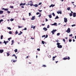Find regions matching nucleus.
<instances>
[{
	"label": "nucleus",
	"instance_id": "nucleus-19",
	"mask_svg": "<svg viewBox=\"0 0 76 76\" xmlns=\"http://www.w3.org/2000/svg\"><path fill=\"white\" fill-rule=\"evenodd\" d=\"M14 51L15 53H17V52H18V50L16 49H15V50H14Z\"/></svg>",
	"mask_w": 76,
	"mask_h": 76
},
{
	"label": "nucleus",
	"instance_id": "nucleus-21",
	"mask_svg": "<svg viewBox=\"0 0 76 76\" xmlns=\"http://www.w3.org/2000/svg\"><path fill=\"white\" fill-rule=\"evenodd\" d=\"M7 28L8 29H9V30H11L12 29V28H10V27H7Z\"/></svg>",
	"mask_w": 76,
	"mask_h": 76
},
{
	"label": "nucleus",
	"instance_id": "nucleus-34",
	"mask_svg": "<svg viewBox=\"0 0 76 76\" xmlns=\"http://www.w3.org/2000/svg\"><path fill=\"white\" fill-rule=\"evenodd\" d=\"M57 35L58 36H59V35H60V33H58L57 34Z\"/></svg>",
	"mask_w": 76,
	"mask_h": 76
},
{
	"label": "nucleus",
	"instance_id": "nucleus-20",
	"mask_svg": "<svg viewBox=\"0 0 76 76\" xmlns=\"http://www.w3.org/2000/svg\"><path fill=\"white\" fill-rule=\"evenodd\" d=\"M59 18L58 16H57L56 18H55V19H58Z\"/></svg>",
	"mask_w": 76,
	"mask_h": 76
},
{
	"label": "nucleus",
	"instance_id": "nucleus-47",
	"mask_svg": "<svg viewBox=\"0 0 76 76\" xmlns=\"http://www.w3.org/2000/svg\"><path fill=\"white\" fill-rule=\"evenodd\" d=\"M72 35H73V34H71L69 35V37H72Z\"/></svg>",
	"mask_w": 76,
	"mask_h": 76
},
{
	"label": "nucleus",
	"instance_id": "nucleus-33",
	"mask_svg": "<svg viewBox=\"0 0 76 76\" xmlns=\"http://www.w3.org/2000/svg\"><path fill=\"white\" fill-rule=\"evenodd\" d=\"M54 25H56L57 26V24L56 23H55L54 24Z\"/></svg>",
	"mask_w": 76,
	"mask_h": 76
},
{
	"label": "nucleus",
	"instance_id": "nucleus-10",
	"mask_svg": "<svg viewBox=\"0 0 76 76\" xmlns=\"http://www.w3.org/2000/svg\"><path fill=\"white\" fill-rule=\"evenodd\" d=\"M33 6H34L35 7H38V5L37 4H35L33 5Z\"/></svg>",
	"mask_w": 76,
	"mask_h": 76
},
{
	"label": "nucleus",
	"instance_id": "nucleus-35",
	"mask_svg": "<svg viewBox=\"0 0 76 76\" xmlns=\"http://www.w3.org/2000/svg\"><path fill=\"white\" fill-rule=\"evenodd\" d=\"M12 39V38L10 37V38H9L8 39V40L9 41H10V39Z\"/></svg>",
	"mask_w": 76,
	"mask_h": 76
},
{
	"label": "nucleus",
	"instance_id": "nucleus-29",
	"mask_svg": "<svg viewBox=\"0 0 76 76\" xmlns=\"http://www.w3.org/2000/svg\"><path fill=\"white\" fill-rule=\"evenodd\" d=\"M9 34H12V31H10L9 32Z\"/></svg>",
	"mask_w": 76,
	"mask_h": 76
},
{
	"label": "nucleus",
	"instance_id": "nucleus-48",
	"mask_svg": "<svg viewBox=\"0 0 76 76\" xmlns=\"http://www.w3.org/2000/svg\"><path fill=\"white\" fill-rule=\"evenodd\" d=\"M45 37V35H44L42 36V37L43 38L44 37Z\"/></svg>",
	"mask_w": 76,
	"mask_h": 76
},
{
	"label": "nucleus",
	"instance_id": "nucleus-4",
	"mask_svg": "<svg viewBox=\"0 0 76 76\" xmlns=\"http://www.w3.org/2000/svg\"><path fill=\"white\" fill-rule=\"evenodd\" d=\"M28 4L27 5L28 6H29V5H30V6H34V4H31V3L29 4V2L28 3Z\"/></svg>",
	"mask_w": 76,
	"mask_h": 76
},
{
	"label": "nucleus",
	"instance_id": "nucleus-49",
	"mask_svg": "<svg viewBox=\"0 0 76 76\" xmlns=\"http://www.w3.org/2000/svg\"><path fill=\"white\" fill-rule=\"evenodd\" d=\"M55 6V5H54V4L53 5V4H52V7H54Z\"/></svg>",
	"mask_w": 76,
	"mask_h": 76
},
{
	"label": "nucleus",
	"instance_id": "nucleus-58",
	"mask_svg": "<svg viewBox=\"0 0 76 76\" xmlns=\"http://www.w3.org/2000/svg\"><path fill=\"white\" fill-rule=\"evenodd\" d=\"M29 3H32V1H29Z\"/></svg>",
	"mask_w": 76,
	"mask_h": 76
},
{
	"label": "nucleus",
	"instance_id": "nucleus-61",
	"mask_svg": "<svg viewBox=\"0 0 76 76\" xmlns=\"http://www.w3.org/2000/svg\"><path fill=\"white\" fill-rule=\"evenodd\" d=\"M52 5H53V4H52L50 6V7H52Z\"/></svg>",
	"mask_w": 76,
	"mask_h": 76
},
{
	"label": "nucleus",
	"instance_id": "nucleus-50",
	"mask_svg": "<svg viewBox=\"0 0 76 76\" xmlns=\"http://www.w3.org/2000/svg\"><path fill=\"white\" fill-rule=\"evenodd\" d=\"M69 42H72V39H69Z\"/></svg>",
	"mask_w": 76,
	"mask_h": 76
},
{
	"label": "nucleus",
	"instance_id": "nucleus-31",
	"mask_svg": "<svg viewBox=\"0 0 76 76\" xmlns=\"http://www.w3.org/2000/svg\"><path fill=\"white\" fill-rule=\"evenodd\" d=\"M3 21V19H1L0 20V23H1V22Z\"/></svg>",
	"mask_w": 76,
	"mask_h": 76
},
{
	"label": "nucleus",
	"instance_id": "nucleus-26",
	"mask_svg": "<svg viewBox=\"0 0 76 76\" xmlns=\"http://www.w3.org/2000/svg\"><path fill=\"white\" fill-rule=\"evenodd\" d=\"M41 16V14H39V15H38V18H40Z\"/></svg>",
	"mask_w": 76,
	"mask_h": 76
},
{
	"label": "nucleus",
	"instance_id": "nucleus-42",
	"mask_svg": "<svg viewBox=\"0 0 76 76\" xmlns=\"http://www.w3.org/2000/svg\"><path fill=\"white\" fill-rule=\"evenodd\" d=\"M39 12H38L36 13V15H39Z\"/></svg>",
	"mask_w": 76,
	"mask_h": 76
},
{
	"label": "nucleus",
	"instance_id": "nucleus-39",
	"mask_svg": "<svg viewBox=\"0 0 76 76\" xmlns=\"http://www.w3.org/2000/svg\"><path fill=\"white\" fill-rule=\"evenodd\" d=\"M70 7H68V8L67 9V10H70Z\"/></svg>",
	"mask_w": 76,
	"mask_h": 76
},
{
	"label": "nucleus",
	"instance_id": "nucleus-63",
	"mask_svg": "<svg viewBox=\"0 0 76 76\" xmlns=\"http://www.w3.org/2000/svg\"><path fill=\"white\" fill-rule=\"evenodd\" d=\"M33 27H34L33 26H31V28H33Z\"/></svg>",
	"mask_w": 76,
	"mask_h": 76
},
{
	"label": "nucleus",
	"instance_id": "nucleus-24",
	"mask_svg": "<svg viewBox=\"0 0 76 76\" xmlns=\"http://www.w3.org/2000/svg\"><path fill=\"white\" fill-rule=\"evenodd\" d=\"M7 56H10V54H9V53H8L7 52Z\"/></svg>",
	"mask_w": 76,
	"mask_h": 76
},
{
	"label": "nucleus",
	"instance_id": "nucleus-36",
	"mask_svg": "<svg viewBox=\"0 0 76 76\" xmlns=\"http://www.w3.org/2000/svg\"><path fill=\"white\" fill-rule=\"evenodd\" d=\"M22 28V26H18V28Z\"/></svg>",
	"mask_w": 76,
	"mask_h": 76
},
{
	"label": "nucleus",
	"instance_id": "nucleus-16",
	"mask_svg": "<svg viewBox=\"0 0 76 76\" xmlns=\"http://www.w3.org/2000/svg\"><path fill=\"white\" fill-rule=\"evenodd\" d=\"M42 67H47V66L45 65H43Z\"/></svg>",
	"mask_w": 76,
	"mask_h": 76
},
{
	"label": "nucleus",
	"instance_id": "nucleus-8",
	"mask_svg": "<svg viewBox=\"0 0 76 76\" xmlns=\"http://www.w3.org/2000/svg\"><path fill=\"white\" fill-rule=\"evenodd\" d=\"M76 13L75 12H74L73 13V17H76Z\"/></svg>",
	"mask_w": 76,
	"mask_h": 76
},
{
	"label": "nucleus",
	"instance_id": "nucleus-25",
	"mask_svg": "<svg viewBox=\"0 0 76 76\" xmlns=\"http://www.w3.org/2000/svg\"><path fill=\"white\" fill-rule=\"evenodd\" d=\"M48 16L50 18H52V16H51V15H49Z\"/></svg>",
	"mask_w": 76,
	"mask_h": 76
},
{
	"label": "nucleus",
	"instance_id": "nucleus-22",
	"mask_svg": "<svg viewBox=\"0 0 76 76\" xmlns=\"http://www.w3.org/2000/svg\"><path fill=\"white\" fill-rule=\"evenodd\" d=\"M4 42H3L5 44V45H6L7 44V43H6V42L5 41V40L4 41Z\"/></svg>",
	"mask_w": 76,
	"mask_h": 76
},
{
	"label": "nucleus",
	"instance_id": "nucleus-44",
	"mask_svg": "<svg viewBox=\"0 0 76 76\" xmlns=\"http://www.w3.org/2000/svg\"><path fill=\"white\" fill-rule=\"evenodd\" d=\"M47 37H48V35L46 34L45 37V38H47Z\"/></svg>",
	"mask_w": 76,
	"mask_h": 76
},
{
	"label": "nucleus",
	"instance_id": "nucleus-37",
	"mask_svg": "<svg viewBox=\"0 0 76 76\" xmlns=\"http://www.w3.org/2000/svg\"><path fill=\"white\" fill-rule=\"evenodd\" d=\"M16 61V60H13V61H12L13 63H15Z\"/></svg>",
	"mask_w": 76,
	"mask_h": 76
},
{
	"label": "nucleus",
	"instance_id": "nucleus-40",
	"mask_svg": "<svg viewBox=\"0 0 76 76\" xmlns=\"http://www.w3.org/2000/svg\"><path fill=\"white\" fill-rule=\"evenodd\" d=\"M10 8H11V9H13V6H11L10 7Z\"/></svg>",
	"mask_w": 76,
	"mask_h": 76
},
{
	"label": "nucleus",
	"instance_id": "nucleus-23",
	"mask_svg": "<svg viewBox=\"0 0 76 76\" xmlns=\"http://www.w3.org/2000/svg\"><path fill=\"white\" fill-rule=\"evenodd\" d=\"M69 16H73V14L72 13H69Z\"/></svg>",
	"mask_w": 76,
	"mask_h": 76
},
{
	"label": "nucleus",
	"instance_id": "nucleus-56",
	"mask_svg": "<svg viewBox=\"0 0 76 76\" xmlns=\"http://www.w3.org/2000/svg\"><path fill=\"white\" fill-rule=\"evenodd\" d=\"M31 13L29 12V16H31Z\"/></svg>",
	"mask_w": 76,
	"mask_h": 76
},
{
	"label": "nucleus",
	"instance_id": "nucleus-54",
	"mask_svg": "<svg viewBox=\"0 0 76 76\" xmlns=\"http://www.w3.org/2000/svg\"><path fill=\"white\" fill-rule=\"evenodd\" d=\"M26 29H27V28H26V27L24 29H23V30H26Z\"/></svg>",
	"mask_w": 76,
	"mask_h": 76
},
{
	"label": "nucleus",
	"instance_id": "nucleus-11",
	"mask_svg": "<svg viewBox=\"0 0 76 76\" xmlns=\"http://www.w3.org/2000/svg\"><path fill=\"white\" fill-rule=\"evenodd\" d=\"M4 51V50L3 49L0 50V53H1Z\"/></svg>",
	"mask_w": 76,
	"mask_h": 76
},
{
	"label": "nucleus",
	"instance_id": "nucleus-64",
	"mask_svg": "<svg viewBox=\"0 0 76 76\" xmlns=\"http://www.w3.org/2000/svg\"><path fill=\"white\" fill-rule=\"evenodd\" d=\"M49 25H48V26H47V28H49Z\"/></svg>",
	"mask_w": 76,
	"mask_h": 76
},
{
	"label": "nucleus",
	"instance_id": "nucleus-2",
	"mask_svg": "<svg viewBox=\"0 0 76 76\" xmlns=\"http://www.w3.org/2000/svg\"><path fill=\"white\" fill-rule=\"evenodd\" d=\"M66 31L68 33H69V32H70V28H68L67 30H66Z\"/></svg>",
	"mask_w": 76,
	"mask_h": 76
},
{
	"label": "nucleus",
	"instance_id": "nucleus-30",
	"mask_svg": "<svg viewBox=\"0 0 76 76\" xmlns=\"http://www.w3.org/2000/svg\"><path fill=\"white\" fill-rule=\"evenodd\" d=\"M4 10L5 11H7L8 10V9L7 8L5 9Z\"/></svg>",
	"mask_w": 76,
	"mask_h": 76
},
{
	"label": "nucleus",
	"instance_id": "nucleus-9",
	"mask_svg": "<svg viewBox=\"0 0 76 76\" xmlns=\"http://www.w3.org/2000/svg\"><path fill=\"white\" fill-rule=\"evenodd\" d=\"M35 19V16H32V18H31V20H34Z\"/></svg>",
	"mask_w": 76,
	"mask_h": 76
},
{
	"label": "nucleus",
	"instance_id": "nucleus-12",
	"mask_svg": "<svg viewBox=\"0 0 76 76\" xmlns=\"http://www.w3.org/2000/svg\"><path fill=\"white\" fill-rule=\"evenodd\" d=\"M25 4H26V3H24V4L21 3L20 4V6H22V5H23V6H25Z\"/></svg>",
	"mask_w": 76,
	"mask_h": 76
},
{
	"label": "nucleus",
	"instance_id": "nucleus-52",
	"mask_svg": "<svg viewBox=\"0 0 76 76\" xmlns=\"http://www.w3.org/2000/svg\"><path fill=\"white\" fill-rule=\"evenodd\" d=\"M41 4H42V3H41V2L39 3L38 5H41Z\"/></svg>",
	"mask_w": 76,
	"mask_h": 76
},
{
	"label": "nucleus",
	"instance_id": "nucleus-62",
	"mask_svg": "<svg viewBox=\"0 0 76 76\" xmlns=\"http://www.w3.org/2000/svg\"><path fill=\"white\" fill-rule=\"evenodd\" d=\"M35 27H36V26H34L33 27V28L34 29H35Z\"/></svg>",
	"mask_w": 76,
	"mask_h": 76
},
{
	"label": "nucleus",
	"instance_id": "nucleus-60",
	"mask_svg": "<svg viewBox=\"0 0 76 76\" xmlns=\"http://www.w3.org/2000/svg\"><path fill=\"white\" fill-rule=\"evenodd\" d=\"M12 43H14V40H12Z\"/></svg>",
	"mask_w": 76,
	"mask_h": 76
},
{
	"label": "nucleus",
	"instance_id": "nucleus-59",
	"mask_svg": "<svg viewBox=\"0 0 76 76\" xmlns=\"http://www.w3.org/2000/svg\"><path fill=\"white\" fill-rule=\"evenodd\" d=\"M12 56V57H14V56L15 57V56H16V55H15V54H13Z\"/></svg>",
	"mask_w": 76,
	"mask_h": 76
},
{
	"label": "nucleus",
	"instance_id": "nucleus-38",
	"mask_svg": "<svg viewBox=\"0 0 76 76\" xmlns=\"http://www.w3.org/2000/svg\"><path fill=\"white\" fill-rule=\"evenodd\" d=\"M76 26V25L75 24H73V25H72V27H73V26Z\"/></svg>",
	"mask_w": 76,
	"mask_h": 76
},
{
	"label": "nucleus",
	"instance_id": "nucleus-6",
	"mask_svg": "<svg viewBox=\"0 0 76 76\" xmlns=\"http://www.w3.org/2000/svg\"><path fill=\"white\" fill-rule=\"evenodd\" d=\"M67 18H64V22H65V23H66L67 22Z\"/></svg>",
	"mask_w": 76,
	"mask_h": 76
},
{
	"label": "nucleus",
	"instance_id": "nucleus-3",
	"mask_svg": "<svg viewBox=\"0 0 76 76\" xmlns=\"http://www.w3.org/2000/svg\"><path fill=\"white\" fill-rule=\"evenodd\" d=\"M56 29L53 30L52 31H51V32L52 33L53 35L54 34V32H56Z\"/></svg>",
	"mask_w": 76,
	"mask_h": 76
},
{
	"label": "nucleus",
	"instance_id": "nucleus-15",
	"mask_svg": "<svg viewBox=\"0 0 76 76\" xmlns=\"http://www.w3.org/2000/svg\"><path fill=\"white\" fill-rule=\"evenodd\" d=\"M22 34V32L20 31V33L18 34V35H21Z\"/></svg>",
	"mask_w": 76,
	"mask_h": 76
},
{
	"label": "nucleus",
	"instance_id": "nucleus-45",
	"mask_svg": "<svg viewBox=\"0 0 76 76\" xmlns=\"http://www.w3.org/2000/svg\"><path fill=\"white\" fill-rule=\"evenodd\" d=\"M63 41L64 42H66V40H65V39H63Z\"/></svg>",
	"mask_w": 76,
	"mask_h": 76
},
{
	"label": "nucleus",
	"instance_id": "nucleus-28",
	"mask_svg": "<svg viewBox=\"0 0 76 76\" xmlns=\"http://www.w3.org/2000/svg\"><path fill=\"white\" fill-rule=\"evenodd\" d=\"M42 43L43 44H44L45 42L44 41H42Z\"/></svg>",
	"mask_w": 76,
	"mask_h": 76
},
{
	"label": "nucleus",
	"instance_id": "nucleus-41",
	"mask_svg": "<svg viewBox=\"0 0 76 76\" xmlns=\"http://www.w3.org/2000/svg\"><path fill=\"white\" fill-rule=\"evenodd\" d=\"M52 15L53 16H55V14H54V12H53L52 13Z\"/></svg>",
	"mask_w": 76,
	"mask_h": 76
},
{
	"label": "nucleus",
	"instance_id": "nucleus-17",
	"mask_svg": "<svg viewBox=\"0 0 76 76\" xmlns=\"http://www.w3.org/2000/svg\"><path fill=\"white\" fill-rule=\"evenodd\" d=\"M10 21H11V22H12V21H13L14 20V19L13 18H11V19H10Z\"/></svg>",
	"mask_w": 76,
	"mask_h": 76
},
{
	"label": "nucleus",
	"instance_id": "nucleus-7",
	"mask_svg": "<svg viewBox=\"0 0 76 76\" xmlns=\"http://www.w3.org/2000/svg\"><path fill=\"white\" fill-rule=\"evenodd\" d=\"M57 47L58 48H62V46L61 45H59L57 46Z\"/></svg>",
	"mask_w": 76,
	"mask_h": 76
},
{
	"label": "nucleus",
	"instance_id": "nucleus-27",
	"mask_svg": "<svg viewBox=\"0 0 76 76\" xmlns=\"http://www.w3.org/2000/svg\"><path fill=\"white\" fill-rule=\"evenodd\" d=\"M3 35H2L1 36V39H3Z\"/></svg>",
	"mask_w": 76,
	"mask_h": 76
},
{
	"label": "nucleus",
	"instance_id": "nucleus-13",
	"mask_svg": "<svg viewBox=\"0 0 76 76\" xmlns=\"http://www.w3.org/2000/svg\"><path fill=\"white\" fill-rule=\"evenodd\" d=\"M3 12H4L3 11H0V14L1 15L2 13H3Z\"/></svg>",
	"mask_w": 76,
	"mask_h": 76
},
{
	"label": "nucleus",
	"instance_id": "nucleus-46",
	"mask_svg": "<svg viewBox=\"0 0 76 76\" xmlns=\"http://www.w3.org/2000/svg\"><path fill=\"white\" fill-rule=\"evenodd\" d=\"M38 10L40 12H41L42 11V10Z\"/></svg>",
	"mask_w": 76,
	"mask_h": 76
},
{
	"label": "nucleus",
	"instance_id": "nucleus-32",
	"mask_svg": "<svg viewBox=\"0 0 76 76\" xmlns=\"http://www.w3.org/2000/svg\"><path fill=\"white\" fill-rule=\"evenodd\" d=\"M7 13H8V14H9V13H10V12L9 11H7Z\"/></svg>",
	"mask_w": 76,
	"mask_h": 76
},
{
	"label": "nucleus",
	"instance_id": "nucleus-18",
	"mask_svg": "<svg viewBox=\"0 0 76 76\" xmlns=\"http://www.w3.org/2000/svg\"><path fill=\"white\" fill-rule=\"evenodd\" d=\"M56 45H57V46H58V45H60V43L58 42L57 43Z\"/></svg>",
	"mask_w": 76,
	"mask_h": 76
},
{
	"label": "nucleus",
	"instance_id": "nucleus-43",
	"mask_svg": "<svg viewBox=\"0 0 76 76\" xmlns=\"http://www.w3.org/2000/svg\"><path fill=\"white\" fill-rule=\"evenodd\" d=\"M18 34V31H16V32H15L16 34Z\"/></svg>",
	"mask_w": 76,
	"mask_h": 76
},
{
	"label": "nucleus",
	"instance_id": "nucleus-57",
	"mask_svg": "<svg viewBox=\"0 0 76 76\" xmlns=\"http://www.w3.org/2000/svg\"><path fill=\"white\" fill-rule=\"evenodd\" d=\"M45 20H46V22H47V21H48V20H47V18H46Z\"/></svg>",
	"mask_w": 76,
	"mask_h": 76
},
{
	"label": "nucleus",
	"instance_id": "nucleus-51",
	"mask_svg": "<svg viewBox=\"0 0 76 76\" xmlns=\"http://www.w3.org/2000/svg\"><path fill=\"white\" fill-rule=\"evenodd\" d=\"M37 51H40V49H39V48L37 49Z\"/></svg>",
	"mask_w": 76,
	"mask_h": 76
},
{
	"label": "nucleus",
	"instance_id": "nucleus-55",
	"mask_svg": "<svg viewBox=\"0 0 76 76\" xmlns=\"http://www.w3.org/2000/svg\"><path fill=\"white\" fill-rule=\"evenodd\" d=\"M56 56H53V59H54L55 58H56Z\"/></svg>",
	"mask_w": 76,
	"mask_h": 76
},
{
	"label": "nucleus",
	"instance_id": "nucleus-53",
	"mask_svg": "<svg viewBox=\"0 0 76 76\" xmlns=\"http://www.w3.org/2000/svg\"><path fill=\"white\" fill-rule=\"evenodd\" d=\"M21 8H24V6H23V5L22 6H21Z\"/></svg>",
	"mask_w": 76,
	"mask_h": 76
},
{
	"label": "nucleus",
	"instance_id": "nucleus-5",
	"mask_svg": "<svg viewBox=\"0 0 76 76\" xmlns=\"http://www.w3.org/2000/svg\"><path fill=\"white\" fill-rule=\"evenodd\" d=\"M57 13H58V14H60L61 15V14H62V13H61V10L59 11L58 12H57Z\"/></svg>",
	"mask_w": 76,
	"mask_h": 76
},
{
	"label": "nucleus",
	"instance_id": "nucleus-1",
	"mask_svg": "<svg viewBox=\"0 0 76 76\" xmlns=\"http://www.w3.org/2000/svg\"><path fill=\"white\" fill-rule=\"evenodd\" d=\"M70 59V57H69V56L68 57V58H63V59L64 60H69Z\"/></svg>",
	"mask_w": 76,
	"mask_h": 76
},
{
	"label": "nucleus",
	"instance_id": "nucleus-14",
	"mask_svg": "<svg viewBox=\"0 0 76 76\" xmlns=\"http://www.w3.org/2000/svg\"><path fill=\"white\" fill-rule=\"evenodd\" d=\"M43 29L44 30V31H47V28H45V27L44 28H43Z\"/></svg>",
	"mask_w": 76,
	"mask_h": 76
}]
</instances>
